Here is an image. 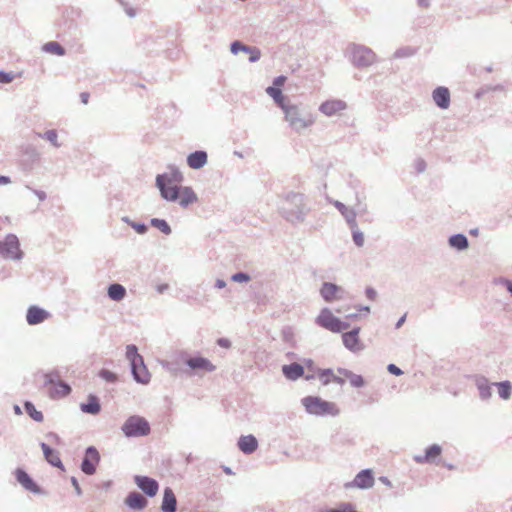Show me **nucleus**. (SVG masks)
<instances>
[{"label": "nucleus", "mask_w": 512, "mask_h": 512, "mask_svg": "<svg viewBox=\"0 0 512 512\" xmlns=\"http://www.w3.org/2000/svg\"><path fill=\"white\" fill-rule=\"evenodd\" d=\"M184 181L183 173L175 165H168L167 171L158 174L155 186L160 196L168 202L178 201L182 208H187L198 201V196L190 186H181Z\"/></svg>", "instance_id": "obj_1"}, {"label": "nucleus", "mask_w": 512, "mask_h": 512, "mask_svg": "<svg viewBox=\"0 0 512 512\" xmlns=\"http://www.w3.org/2000/svg\"><path fill=\"white\" fill-rule=\"evenodd\" d=\"M310 208L304 194L289 192L285 196V203L281 208L282 216L292 224L302 223L306 219Z\"/></svg>", "instance_id": "obj_2"}, {"label": "nucleus", "mask_w": 512, "mask_h": 512, "mask_svg": "<svg viewBox=\"0 0 512 512\" xmlns=\"http://www.w3.org/2000/svg\"><path fill=\"white\" fill-rule=\"evenodd\" d=\"M126 358L131 366L133 379L140 384H147L150 381V373L144 364L143 357L138 353L134 344L126 346Z\"/></svg>", "instance_id": "obj_3"}, {"label": "nucleus", "mask_w": 512, "mask_h": 512, "mask_svg": "<svg viewBox=\"0 0 512 512\" xmlns=\"http://www.w3.org/2000/svg\"><path fill=\"white\" fill-rule=\"evenodd\" d=\"M283 112L289 126L296 132H300L314 123L312 115L303 111L297 105L289 104L284 107Z\"/></svg>", "instance_id": "obj_4"}, {"label": "nucleus", "mask_w": 512, "mask_h": 512, "mask_svg": "<svg viewBox=\"0 0 512 512\" xmlns=\"http://www.w3.org/2000/svg\"><path fill=\"white\" fill-rule=\"evenodd\" d=\"M121 431L128 438H137L147 436L151 428L149 422L144 417L132 415L125 420L121 426Z\"/></svg>", "instance_id": "obj_5"}, {"label": "nucleus", "mask_w": 512, "mask_h": 512, "mask_svg": "<svg viewBox=\"0 0 512 512\" xmlns=\"http://www.w3.org/2000/svg\"><path fill=\"white\" fill-rule=\"evenodd\" d=\"M348 50L350 53V61L359 69L371 66L376 60V54L367 46L351 44Z\"/></svg>", "instance_id": "obj_6"}, {"label": "nucleus", "mask_w": 512, "mask_h": 512, "mask_svg": "<svg viewBox=\"0 0 512 512\" xmlns=\"http://www.w3.org/2000/svg\"><path fill=\"white\" fill-rule=\"evenodd\" d=\"M315 323L319 327L333 333H340L350 327L349 322L342 321L338 317L334 316L332 311L327 307L321 309L320 313L315 318Z\"/></svg>", "instance_id": "obj_7"}, {"label": "nucleus", "mask_w": 512, "mask_h": 512, "mask_svg": "<svg viewBox=\"0 0 512 512\" xmlns=\"http://www.w3.org/2000/svg\"><path fill=\"white\" fill-rule=\"evenodd\" d=\"M302 405L305 407L307 413L316 415V416H324L327 414L336 415L337 409L335 408V404L332 402L325 401L317 396H307L302 400Z\"/></svg>", "instance_id": "obj_8"}, {"label": "nucleus", "mask_w": 512, "mask_h": 512, "mask_svg": "<svg viewBox=\"0 0 512 512\" xmlns=\"http://www.w3.org/2000/svg\"><path fill=\"white\" fill-rule=\"evenodd\" d=\"M0 256L10 260H20L23 258L19 239L15 234H8L4 240L0 241Z\"/></svg>", "instance_id": "obj_9"}, {"label": "nucleus", "mask_w": 512, "mask_h": 512, "mask_svg": "<svg viewBox=\"0 0 512 512\" xmlns=\"http://www.w3.org/2000/svg\"><path fill=\"white\" fill-rule=\"evenodd\" d=\"M99 462L100 454L96 447L88 446L85 449V456L80 465L81 471L86 475H93L96 472Z\"/></svg>", "instance_id": "obj_10"}, {"label": "nucleus", "mask_w": 512, "mask_h": 512, "mask_svg": "<svg viewBox=\"0 0 512 512\" xmlns=\"http://www.w3.org/2000/svg\"><path fill=\"white\" fill-rule=\"evenodd\" d=\"M374 485V476L371 469L361 470L352 482L345 484V488L357 487L360 489H369Z\"/></svg>", "instance_id": "obj_11"}, {"label": "nucleus", "mask_w": 512, "mask_h": 512, "mask_svg": "<svg viewBox=\"0 0 512 512\" xmlns=\"http://www.w3.org/2000/svg\"><path fill=\"white\" fill-rule=\"evenodd\" d=\"M134 482L148 497L156 496L159 490L158 482L149 476L136 475Z\"/></svg>", "instance_id": "obj_12"}, {"label": "nucleus", "mask_w": 512, "mask_h": 512, "mask_svg": "<svg viewBox=\"0 0 512 512\" xmlns=\"http://www.w3.org/2000/svg\"><path fill=\"white\" fill-rule=\"evenodd\" d=\"M15 477L17 482L27 491H30L34 494H42V489L24 469L17 468L15 470Z\"/></svg>", "instance_id": "obj_13"}, {"label": "nucleus", "mask_w": 512, "mask_h": 512, "mask_svg": "<svg viewBox=\"0 0 512 512\" xmlns=\"http://www.w3.org/2000/svg\"><path fill=\"white\" fill-rule=\"evenodd\" d=\"M50 316L51 314L47 310L31 305L27 309L26 321L29 325H38L46 321Z\"/></svg>", "instance_id": "obj_14"}, {"label": "nucleus", "mask_w": 512, "mask_h": 512, "mask_svg": "<svg viewBox=\"0 0 512 512\" xmlns=\"http://www.w3.org/2000/svg\"><path fill=\"white\" fill-rule=\"evenodd\" d=\"M344 290L332 282H323L320 288V295L325 302H332L336 299H341Z\"/></svg>", "instance_id": "obj_15"}, {"label": "nucleus", "mask_w": 512, "mask_h": 512, "mask_svg": "<svg viewBox=\"0 0 512 512\" xmlns=\"http://www.w3.org/2000/svg\"><path fill=\"white\" fill-rule=\"evenodd\" d=\"M359 333L360 327H354L352 330L342 334L343 344L348 350L356 352L362 349Z\"/></svg>", "instance_id": "obj_16"}, {"label": "nucleus", "mask_w": 512, "mask_h": 512, "mask_svg": "<svg viewBox=\"0 0 512 512\" xmlns=\"http://www.w3.org/2000/svg\"><path fill=\"white\" fill-rule=\"evenodd\" d=\"M432 99L440 109H448L451 102L450 91L445 86H438L432 92Z\"/></svg>", "instance_id": "obj_17"}, {"label": "nucleus", "mask_w": 512, "mask_h": 512, "mask_svg": "<svg viewBox=\"0 0 512 512\" xmlns=\"http://www.w3.org/2000/svg\"><path fill=\"white\" fill-rule=\"evenodd\" d=\"M185 364L192 370H204L207 372L216 370V366L209 359L202 356L190 357L185 360Z\"/></svg>", "instance_id": "obj_18"}, {"label": "nucleus", "mask_w": 512, "mask_h": 512, "mask_svg": "<svg viewBox=\"0 0 512 512\" xmlns=\"http://www.w3.org/2000/svg\"><path fill=\"white\" fill-rule=\"evenodd\" d=\"M40 447L43 451L45 460L53 467L64 470V465L60 459L59 452L51 448L48 444L41 442Z\"/></svg>", "instance_id": "obj_19"}, {"label": "nucleus", "mask_w": 512, "mask_h": 512, "mask_svg": "<svg viewBox=\"0 0 512 512\" xmlns=\"http://www.w3.org/2000/svg\"><path fill=\"white\" fill-rule=\"evenodd\" d=\"M344 109H346V103L338 99L327 100L323 102L319 107V111L326 116H333L337 112L342 111Z\"/></svg>", "instance_id": "obj_20"}, {"label": "nucleus", "mask_w": 512, "mask_h": 512, "mask_svg": "<svg viewBox=\"0 0 512 512\" xmlns=\"http://www.w3.org/2000/svg\"><path fill=\"white\" fill-rule=\"evenodd\" d=\"M208 155L204 150H196L187 156V165L192 169H201L207 164Z\"/></svg>", "instance_id": "obj_21"}, {"label": "nucleus", "mask_w": 512, "mask_h": 512, "mask_svg": "<svg viewBox=\"0 0 512 512\" xmlns=\"http://www.w3.org/2000/svg\"><path fill=\"white\" fill-rule=\"evenodd\" d=\"M125 504L133 510H143L147 504L148 500L139 492L132 491L125 498Z\"/></svg>", "instance_id": "obj_22"}, {"label": "nucleus", "mask_w": 512, "mask_h": 512, "mask_svg": "<svg viewBox=\"0 0 512 512\" xmlns=\"http://www.w3.org/2000/svg\"><path fill=\"white\" fill-rule=\"evenodd\" d=\"M177 510V499L170 487H166L163 491V499L161 504L162 512H176Z\"/></svg>", "instance_id": "obj_23"}, {"label": "nucleus", "mask_w": 512, "mask_h": 512, "mask_svg": "<svg viewBox=\"0 0 512 512\" xmlns=\"http://www.w3.org/2000/svg\"><path fill=\"white\" fill-rule=\"evenodd\" d=\"M237 445H238V448L240 449V451H242L244 454L249 455L257 450L258 440L254 435L249 434L246 436H241L238 439Z\"/></svg>", "instance_id": "obj_24"}, {"label": "nucleus", "mask_w": 512, "mask_h": 512, "mask_svg": "<svg viewBox=\"0 0 512 512\" xmlns=\"http://www.w3.org/2000/svg\"><path fill=\"white\" fill-rule=\"evenodd\" d=\"M80 409L83 413L90 415H97L101 411V404L99 398L94 394H89L87 401L80 404Z\"/></svg>", "instance_id": "obj_25"}, {"label": "nucleus", "mask_w": 512, "mask_h": 512, "mask_svg": "<svg viewBox=\"0 0 512 512\" xmlns=\"http://www.w3.org/2000/svg\"><path fill=\"white\" fill-rule=\"evenodd\" d=\"M442 453V448L438 444H433L426 448L424 455H417L414 457L417 463H430L433 462Z\"/></svg>", "instance_id": "obj_26"}, {"label": "nucleus", "mask_w": 512, "mask_h": 512, "mask_svg": "<svg viewBox=\"0 0 512 512\" xmlns=\"http://www.w3.org/2000/svg\"><path fill=\"white\" fill-rule=\"evenodd\" d=\"M475 385L479 391V397L482 400H489L492 396L491 386L493 383H489L488 379L484 376H475Z\"/></svg>", "instance_id": "obj_27"}, {"label": "nucleus", "mask_w": 512, "mask_h": 512, "mask_svg": "<svg viewBox=\"0 0 512 512\" xmlns=\"http://www.w3.org/2000/svg\"><path fill=\"white\" fill-rule=\"evenodd\" d=\"M282 373L288 380H297L304 375V367L297 363L282 366Z\"/></svg>", "instance_id": "obj_28"}, {"label": "nucleus", "mask_w": 512, "mask_h": 512, "mask_svg": "<svg viewBox=\"0 0 512 512\" xmlns=\"http://www.w3.org/2000/svg\"><path fill=\"white\" fill-rule=\"evenodd\" d=\"M334 206L341 213V215L345 218L348 226H356V216L357 213L354 209L348 208L344 203L336 200L334 201Z\"/></svg>", "instance_id": "obj_29"}, {"label": "nucleus", "mask_w": 512, "mask_h": 512, "mask_svg": "<svg viewBox=\"0 0 512 512\" xmlns=\"http://www.w3.org/2000/svg\"><path fill=\"white\" fill-rule=\"evenodd\" d=\"M337 371L339 374H341L345 378H347L349 380L351 386L354 388H362L366 384L364 378L361 375L355 374L354 372H352L346 368H338Z\"/></svg>", "instance_id": "obj_30"}, {"label": "nucleus", "mask_w": 512, "mask_h": 512, "mask_svg": "<svg viewBox=\"0 0 512 512\" xmlns=\"http://www.w3.org/2000/svg\"><path fill=\"white\" fill-rule=\"evenodd\" d=\"M107 295L113 301H121L126 296V288L119 283H112L107 288Z\"/></svg>", "instance_id": "obj_31"}, {"label": "nucleus", "mask_w": 512, "mask_h": 512, "mask_svg": "<svg viewBox=\"0 0 512 512\" xmlns=\"http://www.w3.org/2000/svg\"><path fill=\"white\" fill-rule=\"evenodd\" d=\"M448 243H449L450 247H452L458 251H463V250L467 249L469 246L468 238L462 233H457V234L450 236L448 239Z\"/></svg>", "instance_id": "obj_32"}, {"label": "nucleus", "mask_w": 512, "mask_h": 512, "mask_svg": "<svg viewBox=\"0 0 512 512\" xmlns=\"http://www.w3.org/2000/svg\"><path fill=\"white\" fill-rule=\"evenodd\" d=\"M266 93L273 98L275 103L283 110L289 104L285 102V96L279 87L269 86L266 89Z\"/></svg>", "instance_id": "obj_33"}, {"label": "nucleus", "mask_w": 512, "mask_h": 512, "mask_svg": "<svg viewBox=\"0 0 512 512\" xmlns=\"http://www.w3.org/2000/svg\"><path fill=\"white\" fill-rule=\"evenodd\" d=\"M498 389L499 397L503 400H508L512 395V384L510 381L505 380L501 382L493 383Z\"/></svg>", "instance_id": "obj_34"}, {"label": "nucleus", "mask_w": 512, "mask_h": 512, "mask_svg": "<svg viewBox=\"0 0 512 512\" xmlns=\"http://www.w3.org/2000/svg\"><path fill=\"white\" fill-rule=\"evenodd\" d=\"M71 393V387L68 383L60 380L58 383L53 387V389L50 392V396L55 397H64Z\"/></svg>", "instance_id": "obj_35"}, {"label": "nucleus", "mask_w": 512, "mask_h": 512, "mask_svg": "<svg viewBox=\"0 0 512 512\" xmlns=\"http://www.w3.org/2000/svg\"><path fill=\"white\" fill-rule=\"evenodd\" d=\"M24 409L25 412L36 422H42L44 419L43 413L36 409L35 405L30 402L26 401L24 403Z\"/></svg>", "instance_id": "obj_36"}, {"label": "nucleus", "mask_w": 512, "mask_h": 512, "mask_svg": "<svg viewBox=\"0 0 512 512\" xmlns=\"http://www.w3.org/2000/svg\"><path fill=\"white\" fill-rule=\"evenodd\" d=\"M150 224L154 228L160 230L165 235H170L172 233V229H171L170 225L164 219L152 218L150 220Z\"/></svg>", "instance_id": "obj_37"}, {"label": "nucleus", "mask_w": 512, "mask_h": 512, "mask_svg": "<svg viewBox=\"0 0 512 512\" xmlns=\"http://www.w3.org/2000/svg\"><path fill=\"white\" fill-rule=\"evenodd\" d=\"M43 50L45 52H48V53H52V54H55V55H58V56H63L65 55L66 53V50L64 49L63 46H61L58 42L56 41H50V42H47L44 46H43Z\"/></svg>", "instance_id": "obj_38"}, {"label": "nucleus", "mask_w": 512, "mask_h": 512, "mask_svg": "<svg viewBox=\"0 0 512 512\" xmlns=\"http://www.w3.org/2000/svg\"><path fill=\"white\" fill-rule=\"evenodd\" d=\"M37 136L49 141L56 148L61 146V144L58 142V134L55 129L47 130L44 133H37Z\"/></svg>", "instance_id": "obj_39"}, {"label": "nucleus", "mask_w": 512, "mask_h": 512, "mask_svg": "<svg viewBox=\"0 0 512 512\" xmlns=\"http://www.w3.org/2000/svg\"><path fill=\"white\" fill-rule=\"evenodd\" d=\"M352 231V239L354 244L357 247H362L364 245V234L358 228V224L356 226H349Z\"/></svg>", "instance_id": "obj_40"}, {"label": "nucleus", "mask_w": 512, "mask_h": 512, "mask_svg": "<svg viewBox=\"0 0 512 512\" xmlns=\"http://www.w3.org/2000/svg\"><path fill=\"white\" fill-rule=\"evenodd\" d=\"M319 512H354V505L350 502H342L337 508H326Z\"/></svg>", "instance_id": "obj_41"}, {"label": "nucleus", "mask_w": 512, "mask_h": 512, "mask_svg": "<svg viewBox=\"0 0 512 512\" xmlns=\"http://www.w3.org/2000/svg\"><path fill=\"white\" fill-rule=\"evenodd\" d=\"M23 155L26 156L32 162H35L39 159V152L36 147L28 144L22 148Z\"/></svg>", "instance_id": "obj_42"}, {"label": "nucleus", "mask_w": 512, "mask_h": 512, "mask_svg": "<svg viewBox=\"0 0 512 512\" xmlns=\"http://www.w3.org/2000/svg\"><path fill=\"white\" fill-rule=\"evenodd\" d=\"M251 48H252V46L245 45L241 41H238V40L233 41L230 44V51L234 55L238 54L239 52L248 53V52H250Z\"/></svg>", "instance_id": "obj_43"}, {"label": "nucleus", "mask_w": 512, "mask_h": 512, "mask_svg": "<svg viewBox=\"0 0 512 512\" xmlns=\"http://www.w3.org/2000/svg\"><path fill=\"white\" fill-rule=\"evenodd\" d=\"M60 373L57 370H53L44 374L45 385L55 386L61 379Z\"/></svg>", "instance_id": "obj_44"}, {"label": "nucleus", "mask_w": 512, "mask_h": 512, "mask_svg": "<svg viewBox=\"0 0 512 512\" xmlns=\"http://www.w3.org/2000/svg\"><path fill=\"white\" fill-rule=\"evenodd\" d=\"M98 376L109 383H115L118 379L114 372L107 369H101L98 373Z\"/></svg>", "instance_id": "obj_45"}, {"label": "nucleus", "mask_w": 512, "mask_h": 512, "mask_svg": "<svg viewBox=\"0 0 512 512\" xmlns=\"http://www.w3.org/2000/svg\"><path fill=\"white\" fill-rule=\"evenodd\" d=\"M414 54V50L410 47H403L399 48L395 51L394 57L395 58H406L410 57Z\"/></svg>", "instance_id": "obj_46"}, {"label": "nucleus", "mask_w": 512, "mask_h": 512, "mask_svg": "<svg viewBox=\"0 0 512 512\" xmlns=\"http://www.w3.org/2000/svg\"><path fill=\"white\" fill-rule=\"evenodd\" d=\"M250 279V275L245 272H237L231 276V280L238 283H245L250 281Z\"/></svg>", "instance_id": "obj_47"}, {"label": "nucleus", "mask_w": 512, "mask_h": 512, "mask_svg": "<svg viewBox=\"0 0 512 512\" xmlns=\"http://www.w3.org/2000/svg\"><path fill=\"white\" fill-rule=\"evenodd\" d=\"M131 227L140 235H144L148 231V226L142 222L131 223Z\"/></svg>", "instance_id": "obj_48"}, {"label": "nucleus", "mask_w": 512, "mask_h": 512, "mask_svg": "<svg viewBox=\"0 0 512 512\" xmlns=\"http://www.w3.org/2000/svg\"><path fill=\"white\" fill-rule=\"evenodd\" d=\"M248 53L250 54L249 62L251 63H255L261 58V51L258 47L252 46Z\"/></svg>", "instance_id": "obj_49"}, {"label": "nucleus", "mask_w": 512, "mask_h": 512, "mask_svg": "<svg viewBox=\"0 0 512 512\" xmlns=\"http://www.w3.org/2000/svg\"><path fill=\"white\" fill-rule=\"evenodd\" d=\"M330 382H334V383L342 386V385H344L345 380L342 377L336 376V375H332V378H326L323 380L324 385H328Z\"/></svg>", "instance_id": "obj_50"}, {"label": "nucleus", "mask_w": 512, "mask_h": 512, "mask_svg": "<svg viewBox=\"0 0 512 512\" xmlns=\"http://www.w3.org/2000/svg\"><path fill=\"white\" fill-rule=\"evenodd\" d=\"M28 190L32 191L36 196L37 198L40 200V201H44L46 200L47 198V194L46 192L42 191V190H37V189H34L32 188L31 186L29 185H26L25 186Z\"/></svg>", "instance_id": "obj_51"}, {"label": "nucleus", "mask_w": 512, "mask_h": 512, "mask_svg": "<svg viewBox=\"0 0 512 512\" xmlns=\"http://www.w3.org/2000/svg\"><path fill=\"white\" fill-rule=\"evenodd\" d=\"M13 79L14 75L12 73L0 71V83H10Z\"/></svg>", "instance_id": "obj_52"}, {"label": "nucleus", "mask_w": 512, "mask_h": 512, "mask_svg": "<svg viewBox=\"0 0 512 512\" xmlns=\"http://www.w3.org/2000/svg\"><path fill=\"white\" fill-rule=\"evenodd\" d=\"M332 375L333 374V370L330 369V368H327V369H320L319 372H318V376L319 378L323 381L324 379L326 378H332Z\"/></svg>", "instance_id": "obj_53"}, {"label": "nucleus", "mask_w": 512, "mask_h": 512, "mask_svg": "<svg viewBox=\"0 0 512 512\" xmlns=\"http://www.w3.org/2000/svg\"><path fill=\"white\" fill-rule=\"evenodd\" d=\"M387 370L390 374L395 375V376H400L403 374V371L395 364H389L387 366Z\"/></svg>", "instance_id": "obj_54"}, {"label": "nucleus", "mask_w": 512, "mask_h": 512, "mask_svg": "<svg viewBox=\"0 0 512 512\" xmlns=\"http://www.w3.org/2000/svg\"><path fill=\"white\" fill-rule=\"evenodd\" d=\"M365 294H366V297L372 301L375 300V298L377 297V291L372 287H367L365 289Z\"/></svg>", "instance_id": "obj_55"}, {"label": "nucleus", "mask_w": 512, "mask_h": 512, "mask_svg": "<svg viewBox=\"0 0 512 512\" xmlns=\"http://www.w3.org/2000/svg\"><path fill=\"white\" fill-rule=\"evenodd\" d=\"M217 345L222 348L228 349L231 347V341L227 338L222 337V338L217 339Z\"/></svg>", "instance_id": "obj_56"}, {"label": "nucleus", "mask_w": 512, "mask_h": 512, "mask_svg": "<svg viewBox=\"0 0 512 512\" xmlns=\"http://www.w3.org/2000/svg\"><path fill=\"white\" fill-rule=\"evenodd\" d=\"M71 484L73 485L75 492L78 496L82 495V489L75 477H71Z\"/></svg>", "instance_id": "obj_57"}, {"label": "nucleus", "mask_w": 512, "mask_h": 512, "mask_svg": "<svg viewBox=\"0 0 512 512\" xmlns=\"http://www.w3.org/2000/svg\"><path fill=\"white\" fill-rule=\"evenodd\" d=\"M416 169L418 172H424V170L426 169V163L424 160L422 159H419L417 162H416Z\"/></svg>", "instance_id": "obj_58"}, {"label": "nucleus", "mask_w": 512, "mask_h": 512, "mask_svg": "<svg viewBox=\"0 0 512 512\" xmlns=\"http://www.w3.org/2000/svg\"><path fill=\"white\" fill-rule=\"evenodd\" d=\"M46 438H48L49 440L56 442V443L60 442V437L58 436V434H56L54 432H48L46 434Z\"/></svg>", "instance_id": "obj_59"}, {"label": "nucleus", "mask_w": 512, "mask_h": 512, "mask_svg": "<svg viewBox=\"0 0 512 512\" xmlns=\"http://www.w3.org/2000/svg\"><path fill=\"white\" fill-rule=\"evenodd\" d=\"M285 80H286V77H285V76H282V75H281V76H278V77H276V78L274 79V85H273V86L278 87V86H280V85H283V84H284V82H285Z\"/></svg>", "instance_id": "obj_60"}, {"label": "nucleus", "mask_w": 512, "mask_h": 512, "mask_svg": "<svg viewBox=\"0 0 512 512\" xmlns=\"http://www.w3.org/2000/svg\"><path fill=\"white\" fill-rule=\"evenodd\" d=\"M89 97H90V95H89V93H88V92H82V93L80 94L81 102H82L83 104H85V105H86V104H88Z\"/></svg>", "instance_id": "obj_61"}, {"label": "nucleus", "mask_w": 512, "mask_h": 512, "mask_svg": "<svg viewBox=\"0 0 512 512\" xmlns=\"http://www.w3.org/2000/svg\"><path fill=\"white\" fill-rule=\"evenodd\" d=\"M124 9H125L126 14H127L129 17L133 18V17H135V16H136V11H135V9H133V8H131V7H128V5H127Z\"/></svg>", "instance_id": "obj_62"}, {"label": "nucleus", "mask_w": 512, "mask_h": 512, "mask_svg": "<svg viewBox=\"0 0 512 512\" xmlns=\"http://www.w3.org/2000/svg\"><path fill=\"white\" fill-rule=\"evenodd\" d=\"M405 321H406V314H404L402 317H400L398 319V321L395 324V328L399 329L400 327H402V325L405 323Z\"/></svg>", "instance_id": "obj_63"}, {"label": "nucleus", "mask_w": 512, "mask_h": 512, "mask_svg": "<svg viewBox=\"0 0 512 512\" xmlns=\"http://www.w3.org/2000/svg\"><path fill=\"white\" fill-rule=\"evenodd\" d=\"M226 286V282L223 279H217L215 281V288L222 289Z\"/></svg>", "instance_id": "obj_64"}]
</instances>
